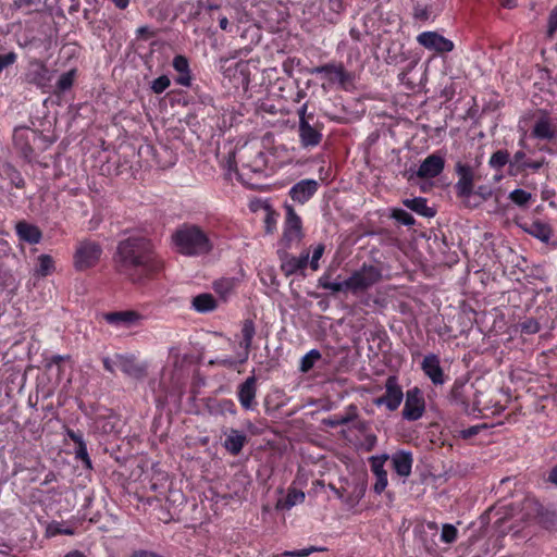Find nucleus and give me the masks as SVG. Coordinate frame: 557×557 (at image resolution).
<instances>
[{
	"instance_id": "obj_45",
	"label": "nucleus",
	"mask_w": 557,
	"mask_h": 557,
	"mask_svg": "<svg viewBox=\"0 0 557 557\" xmlns=\"http://www.w3.org/2000/svg\"><path fill=\"white\" fill-rule=\"evenodd\" d=\"M325 246L323 244H319L314 247L311 259H310V268L313 271L319 269V260L322 258L324 253Z\"/></svg>"
},
{
	"instance_id": "obj_36",
	"label": "nucleus",
	"mask_w": 557,
	"mask_h": 557,
	"mask_svg": "<svg viewBox=\"0 0 557 557\" xmlns=\"http://www.w3.org/2000/svg\"><path fill=\"white\" fill-rule=\"evenodd\" d=\"M54 270L53 259L49 255H40L38 257L37 273L41 276L51 274Z\"/></svg>"
},
{
	"instance_id": "obj_44",
	"label": "nucleus",
	"mask_w": 557,
	"mask_h": 557,
	"mask_svg": "<svg viewBox=\"0 0 557 557\" xmlns=\"http://www.w3.org/2000/svg\"><path fill=\"white\" fill-rule=\"evenodd\" d=\"M520 327L521 332L525 334H535L541 330L540 323L533 318L524 320Z\"/></svg>"
},
{
	"instance_id": "obj_48",
	"label": "nucleus",
	"mask_w": 557,
	"mask_h": 557,
	"mask_svg": "<svg viewBox=\"0 0 557 557\" xmlns=\"http://www.w3.org/2000/svg\"><path fill=\"white\" fill-rule=\"evenodd\" d=\"M324 289H329L332 293L349 290L348 278L343 282H332L330 285L324 284Z\"/></svg>"
},
{
	"instance_id": "obj_56",
	"label": "nucleus",
	"mask_w": 557,
	"mask_h": 557,
	"mask_svg": "<svg viewBox=\"0 0 557 557\" xmlns=\"http://www.w3.org/2000/svg\"><path fill=\"white\" fill-rule=\"evenodd\" d=\"M76 455L81 459L85 460L87 462V465L90 463V460H89V457H88V453H87V448H86V444L85 443H83V444L77 446Z\"/></svg>"
},
{
	"instance_id": "obj_38",
	"label": "nucleus",
	"mask_w": 557,
	"mask_h": 557,
	"mask_svg": "<svg viewBox=\"0 0 557 557\" xmlns=\"http://www.w3.org/2000/svg\"><path fill=\"white\" fill-rule=\"evenodd\" d=\"M75 70L63 73L57 82L58 90L62 92L69 90L73 86Z\"/></svg>"
},
{
	"instance_id": "obj_49",
	"label": "nucleus",
	"mask_w": 557,
	"mask_h": 557,
	"mask_svg": "<svg viewBox=\"0 0 557 557\" xmlns=\"http://www.w3.org/2000/svg\"><path fill=\"white\" fill-rule=\"evenodd\" d=\"M16 61V53L9 52L7 54H0V73L8 66L12 65Z\"/></svg>"
},
{
	"instance_id": "obj_64",
	"label": "nucleus",
	"mask_w": 557,
	"mask_h": 557,
	"mask_svg": "<svg viewBox=\"0 0 557 557\" xmlns=\"http://www.w3.org/2000/svg\"><path fill=\"white\" fill-rule=\"evenodd\" d=\"M102 363H103V368H104L108 372H111V373H113V372H114L113 362H112V360H111L109 357H104V358L102 359Z\"/></svg>"
},
{
	"instance_id": "obj_3",
	"label": "nucleus",
	"mask_w": 557,
	"mask_h": 557,
	"mask_svg": "<svg viewBox=\"0 0 557 557\" xmlns=\"http://www.w3.org/2000/svg\"><path fill=\"white\" fill-rule=\"evenodd\" d=\"M101 255L100 244L89 239L79 242L74 253V267L78 271L94 268L99 262Z\"/></svg>"
},
{
	"instance_id": "obj_37",
	"label": "nucleus",
	"mask_w": 557,
	"mask_h": 557,
	"mask_svg": "<svg viewBox=\"0 0 557 557\" xmlns=\"http://www.w3.org/2000/svg\"><path fill=\"white\" fill-rule=\"evenodd\" d=\"M509 163V152L507 150H497L494 152L488 161V164L494 169H502Z\"/></svg>"
},
{
	"instance_id": "obj_13",
	"label": "nucleus",
	"mask_w": 557,
	"mask_h": 557,
	"mask_svg": "<svg viewBox=\"0 0 557 557\" xmlns=\"http://www.w3.org/2000/svg\"><path fill=\"white\" fill-rule=\"evenodd\" d=\"M311 74H325L331 83L337 82L342 87H346L351 82L352 75L347 72L342 63H326L321 66L313 67Z\"/></svg>"
},
{
	"instance_id": "obj_42",
	"label": "nucleus",
	"mask_w": 557,
	"mask_h": 557,
	"mask_svg": "<svg viewBox=\"0 0 557 557\" xmlns=\"http://www.w3.org/2000/svg\"><path fill=\"white\" fill-rule=\"evenodd\" d=\"M170 85V78L166 75H161L151 82L150 88L154 94H162Z\"/></svg>"
},
{
	"instance_id": "obj_16",
	"label": "nucleus",
	"mask_w": 557,
	"mask_h": 557,
	"mask_svg": "<svg viewBox=\"0 0 557 557\" xmlns=\"http://www.w3.org/2000/svg\"><path fill=\"white\" fill-rule=\"evenodd\" d=\"M444 168V157L440 153H432L421 162L416 175L419 178H434L443 172Z\"/></svg>"
},
{
	"instance_id": "obj_59",
	"label": "nucleus",
	"mask_w": 557,
	"mask_h": 557,
	"mask_svg": "<svg viewBox=\"0 0 557 557\" xmlns=\"http://www.w3.org/2000/svg\"><path fill=\"white\" fill-rule=\"evenodd\" d=\"M66 434H67V436H69V437H70V438L75 443V444H77V446H78V445H81V444H83V443H85V442H84V440H83L82 434L76 433V432H75V431H73V430H70V429H69V430L66 431Z\"/></svg>"
},
{
	"instance_id": "obj_32",
	"label": "nucleus",
	"mask_w": 557,
	"mask_h": 557,
	"mask_svg": "<svg viewBox=\"0 0 557 557\" xmlns=\"http://www.w3.org/2000/svg\"><path fill=\"white\" fill-rule=\"evenodd\" d=\"M364 492L366 485L363 483H359L357 481L351 483L347 482L346 504L350 507L356 506L363 497Z\"/></svg>"
},
{
	"instance_id": "obj_30",
	"label": "nucleus",
	"mask_w": 557,
	"mask_h": 557,
	"mask_svg": "<svg viewBox=\"0 0 557 557\" xmlns=\"http://www.w3.org/2000/svg\"><path fill=\"white\" fill-rule=\"evenodd\" d=\"M191 308L199 313H207L216 308V300L213 295L202 293L193 298Z\"/></svg>"
},
{
	"instance_id": "obj_7",
	"label": "nucleus",
	"mask_w": 557,
	"mask_h": 557,
	"mask_svg": "<svg viewBox=\"0 0 557 557\" xmlns=\"http://www.w3.org/2000/svg\"><path fill=\"white\" fill-rule=\"evenodd\" d=\"M404 399L401 386L398 384L396 376L391 375L385 381V393L375 398L373 404L375 406H385L389 411H395L400 406Z\"/></svg>"
},
{
	"instance_id": "obj_17",
	"label": "nucleus",
	"mask_w": 557,
	"mask_h": 557,
	"mask_svg": "<svg viewBox=\"0 0 557 557\" xmlns=\"http://www.w3.org/2000/svg\"><path fill=\"white\" fill-rule=\"evenodd\" d=\"M319 188V183L312 178L301 180L289 189L290 198L300 205L307 202Z\"/></svg>"
},
{
	"instance_id": "obj_12",
	"label": "nucleus",
	"mask_w": 557,
	"mask_h": 557,
	"mask_svg": "<svg viewBox=\"0 0 557 557\" xmlns=\"http://www.w3.org/2000/svg\"><path fill=\"white\" fill-rule=\"evenodd\" d=\"M51 79L52 72L46 66L44 62L39 60H33L29 62V67L26 73V81L29 84L45 89L49 86Z\"/></svg>"
},
{
	"instance_id": "obj_15",
	"label": "nucleus",
	"mask_w": 557,
	"mask_h": 557,
	"mask_svg": "<svg viewBox=\"0 0 557 557\" xmlns=\"http://www.w3.org/2000/svg\"><path fill=\"white\" fill-rule=\"evenodd\" d=\"M418 42L426 49L436 52H450L454 49L451 40L435 32H424L417 37Z\"/></svg>"
},
{
	"instance_id": "obj_28",
	"label": "nucleus",
	"mask_w": 557,
	"mask_h": 557,
	"mask_svg": "<svg viewBox=\"0 0 557 557\" xmlns=\"http://www.w3.org/2000/svg\"><path fill=\"white\" fill-rule=\"evenodd\" d=\"M443 8V3H422L418 1L413 7V18L419 22H426L434 18Z\"/></svg>"
},
{
	"instance_id": "obj_52",
	"label": "nucleus",
	"mask_w": 557,
	"mask_h": 557,
	"mask_svg": "<svg viewBox=\"0 0 557 557\" xmlns=\"http://www.w3.org/2000/svg\"><path fill=\"white\" fill-rule=\"evenodd\" d=\"M525 153L522 150L517 151L513 154V158L511 161H509L510 166H518L519 169H522V164L524 163Z\"/></svg>"
},
{
	"instance_id": "obj_20",
	"label": "nucleus",
	"mask_w": 557,
	"mask_h": 557,
	"mask_svg": "<svg viewBox=\"0 0 557 557\" xmlns=\"http://www.w3.org/2000/svg\"><path fill=\"white\" fill-rule=\"evenodd\" d=\"M310 253L305 250L299 257L284 252L281 256V270L286 276H290L299 271H304L309 262Z\"/></svg>"
},
{
	"instance_id": "obj_55",
	"label": "nucleus",
	"mask_w": 557,
	"mask_h": 557,
	"mask_svg": "<svg viewBox=\"0 0 557 557\" xmlns=\"http://www.w3.org/2000/svg\"><path fill=\"white\" fill-rule=\"evenodd\" d=\"M190 82H191V76H190V73L189 71L188 72H184V73H181L177 78H176V83L181 86H185V87H188L190 86Z\"/></svg>"
},
{
	"instance_id": "obj_33",
	"label": "nucleus",
	"mask_w": 557,
	"mask_h": 557,
	"mask_svg": "<svg viewBox=\"0 0 557 557\" xmlns=\"http://www.w3.org/2000/svg\"><path fill=\"white\" fill-rule=\"evenodd\" d=\"M404 206L408 209L423 215V216H433L434 210L429 208L426 205V199L422 197H416L412 199H405L403 201Z\"/></svg>"
},
{
	"instance_id": "obj_29",
	"label": "nucleus",
	"mask_w": 557,
	"mask_h": 557,
	"mask_svg": "<svg viewBox=\"0 0 557 557\" xmlns=\"http://www.w3.org/2000/svg\"><path fill=\"white\" fill-rule=\"evenodd\" d=\"M305 498L306 495L302 491L297 490L295 487H289L286 497L278 499L276 502L275 507L278 510H289L294 506L302 504L305 502Z\"/></svg>"
},
{
	"instance_id": "obj_46",
	"label": "nucleus",
	"mask_w": 557,
	"mask_h": 557,
	"mask_svg": "<svg viewBox=\"0 0 557 557\" xmlns=\"http://www.w3.org/2000/svg\"><path fill=\"white\" fill-rule=\"evenodd\" d=\"M323 550L321 547L317 546H310L308 548L297 549V550H286L283 553V556H289V557H307L313 552H320Z\"/></svg>"
},
{
	"instance_id": "obj_26",
	"label": "nucleus",
	"mask_w": 557,
	"mask_h": 557,
	"mask_svg": "<svg viewBox=\"0 0 557 557\" xmlns=\"http://www.w3.org/2000/svg\"><path fill=\"white\" fill-rule=\"evenodd\" d=\"M256 334V327L252 320L247 319L243 322L242 326V337L243 339L239 343V346L243 348V352L239 355V362L244 363L247 361L249 357V352L252 346V339Z\"/></svg>"
},
{
	"instance_id": "obj_18",
	"label": "nucleus",
	"mask_w": 557,
	"mask_h": 557,
	"mask_svg": "<svg viewBox=\"0 0 557 557\" xmlns=\"http://www.w3.org/2000/svg\"><path fill=\"white\" fill-rule=\"evenodd\" d=\"M421 369L434 385H442L445 383V374L437 355H426L421 362Z\"/></svg>"
},
{
	"instance_id": "obj_23",
	"label": "nucleus",
	"mask_w": 557,
	"mask_h": 557,
	"mask_svg": "<svg viewBox=\"0 0 557 557\" xmlns=\"http://www.w3.org/2000/svg\"><path fill=\"white\" fill-rule=\"evenodd\" d=\"M102 318L114 326H131L140 320V314L133 310L113 311L102 314Z\"/></svg>"
},
{
	"instance_id": "obj_22",
	"label": "nucleus",
	"mask_w": 557,
	"mask_h": 557,
	"mask_svg": "<svg viewBox=\"0 0 557 557\" xmlns=\"http://www.w3.org/2000/svg\"><path fill=\"white\" fill-rule=\"evenodd\" d=\"M393 470L399 475L407 478L411 473L413 463L412 454L405 450H398L388 458Z\"/></svg>"
},
{
	"instance_id": "obj_24",
	"label": "nucleus",
	"mask_w": 557,
	"mask_h": 557,
	"mask_svg": "<svg viewBox=\"0 0 557 557\" xmlns=\"http://www.w3.org/2000/svg\"><path fill=\"white\" fill-rule=\"evenodd\" d=\"M226 437L223 443V447L233 456H237L246 445L248 438L247 435L237 429H230L225 433Z\"/></svg>"
},
{
	"instance_id": "obj_39",
	"label": "nucleus",
	"mask_w": 557,
	"mask_h": 557,
	"mask_svg": "<svg viewBox=\"0 0 557 557\" xmlns=\"http://www.w3.org/2000/svg\"><path fill=\"white\" fill-rule=\"evenodd\" d=\"M391 216L403 225L414 224V218L404 209H393Z\"/></svg>"
},
{
	"instance_id": "obj_62",
	"label": "nucleus",
	"mask_w": 557,
	"mask_h": 557,
	"mask_svg": "<svg viewBox=\"0 0 557 557\" xmlns=\"http://www.w3.org/2000/svg\"><path fill=\"white\" fill-rule=\"evenodd\" d=\"M99 422H103V424L101 426L103 432L111 433L113 431L114 425H113V423L110 422V420L100 419Z\"/></svg>"
},
{
	"instance_id": "obj_21",
	"label": "nucleus",
	"mask_w": 557,
	"mask_h": 557,
	"mask_svg": "<svg viewBox=\"0 0 557 557\" xmlns=\"http://www.w3.org/2000/svg\"><path fill=\"white\" fill-rule=\"evenodd\" d=\"M533 137L537 139L552 140L557 136V129L546 111H541L532 129Z\"/></svg>"
},
{
	"instance_id": "obj_63",
	"label": "nucleus",
	"mask_w": 557,
	"mask_h": 557,
	"mask_svg": "<svg viewBox=\"0 0 557 557\" xmlns=\"http://www.w3.org/2000/svg\"><path fill=\"white\" fill-rule=\"evenodd\" d=\"M131 557H162V556L157 555L151 552L140 550V552L134 553Z\"/></svg>"
},
{
	"instance_id": "obj_43",
	"label": "nucleus",
	"mask_w": 557,
	"mask_h": 557,
	"mask_svg": "<svg viewBox=\"0 0 557 557\" xmlns=\"http://www.w3.org/2000/svg\"><path fill=\"white\" fill-rule=\"evenodd\" d=\"M416 65L409 64L408 67L399 74V81L408 87V89L413 90L417 86V83L410 77L413 72Z\"/></svg>"
},
{
	"instance_id": "obj_57",
	"label": "nucleus",
	"mask_w": 557,
	"mask_h": 557,
	"mask_svg": "<svg viewBox=\"0 0 557 557\" xmlns=\"http://www.w3.org/2000/svg\"><path fill=\"white\" fill-rule=\"evenodd\" d=\"M549 33H554L557 29V10H553L549 14L548 20Z\"/></svg>"
},
{
	"instance_id": "obj_53",
	"label": "nucleus",
	"mask_w": 557,
	"mask_h": 557,
	"mask_svg": "<svg viewBox=\"0 0 557 557\" xmlns=\"http://www.w3.org/2000/svg\"><path fill=\"white\" fill-rule=\"evenodd\" d=\"M329 487L334 492V494L336 495V497H338L339 499H342L344 503H346V498H347V485L346 486H341V487H336L335 485L333 484H329Z\"/></svg>"
},
{
	"instance_id": "obj_34",
	"label": "nucleus",
	"mask_w": 557,
	"mask_h": 557,
	"mask_svg": "<svg viewBox=\"0 0 557 557\" xmlns=\"http://www.w3.org/2000/svg\"><path fill=\"white\" fill-rule=\"evenodd\" d=\"M320 359L321 352L318 349H311L301 358L299 367L300 371L304 373L309 372L314 367V363Z\"/></svg>"
},
{
	"instance_id": "obj_58",
	"label": "nucleus",
	"mask_w": 557,
	"mask_h": 557,
	"mask_svg": "<svg viewBox=\"0 0 557 557\" xmlns=\"http://www.w3.org/2000/svg\"><path fill=\"white\" fill-rule=\"evenodd\" d=\"M38 2H39V0H14V5L17 9L30 8L35 4H37Z\"/></svg>"
},
{
	"instance_id": "obj_40",
	"label": "nucleus",
	"mask_w": 557,
	"mask_h": 557,
	"mask_svg": "<svg viewBox=\"0 0 557 557\" xmlns=\"http://www.w3.org/2000/svg\"><path fill=\"white\" fill-rule=\"evenodd\" d=\"M532 195L523 189H515L509 194V199L516 203L517 206H524L527 205Z\"/></svg>"
},
{
	"instance_id": "obj_5",
	"label": "nucleus",
	"mask_w": 557,
	"mask_h": 557,
	"mask_svg": "<svg viewBox=\"0 0 557 557\" xmlns=\"http://www.w3.org/2000/svg\"><path fill=\"white\" fill-rule=\"evenodd\" d=\"M458 181L455 185L456 194L463 199L465 205L470 207V199L473 196L474 170L471 165L458 161L455 165Z\"/></svg>"
},
{
	"instance_id": "obj_41",
	"label": "nucleus",
	"mask_w": 557,
	"mask_h": 557,
	"mask_svg": "<svg viewBox=\"0 0 557 557\" xmlns=\"http://www.w3.org/2000/svg\"><path fill=\"white\" fill-rule=\"evenodd\" d=\"M458 531L453 524L446 523L442 528L441 540L444 543L450 544L457 540Z\"/></svg>"
},
{
	"instance_id": "obj_14",
	"label": "nucleus",
	"mask_w": 557,
	"mask_h": 557,
	"mask_svg": "<svg viewBox=\"0 0 557 557\" xmlns=\"http://www.w3.org/2000/svg\"><path fill=\"white\" fill-rule=\"evenodd\" d=\"M256 395L257 377L255 375H250L238 386L237 397L240 406L245 410H255L258 405L256 401Z\"/></svg>"
},
{
	"instance_id": "obj_1",
	"label": "nucleus",
	"mask_w": 557,
	"mask_h": 557,
	"mask_svg": "<svg viewBox=\"0 0 557 557\" xmlns=\"http://www.w3.org/2000/svg\"><path fill=\"white\" fill-rule=\"evenodd\" d=\"M113 261L116 272L136 285H144L154 278L164 267L152 242L141 236L121 240Z\"/></svg>"
},
{
	"instance_id": "obj_27",
	"label": "nucleus",
	"mask_w": 557,
	"mask_h": 557,
	"mask_svg": "<svg viewBox=\"0 0 557 557\" xmlns=\"http://www.w3.org/2000/svg\"><path fill=\"white\" fill-rule=\"evenodd\" d=\"M473 386L467 385L463 381H455L451 391L450 399L457 405H460L465 410L469 408V396L472 393Z\"/></svg>"
},
{
	"instance_id": "obj_10",
	"label": "nucleus",
	"mask_w": 557,
	"mask_h": 557,
	"mask_svg": "<svg viewBox=\"0 0 557 557\" xmlns=\"http://www.w3.org/2000/svg\"><path fill=\"white\" fill-rule=\"evenodd\" d=\"M522 509L525 510L528 518L539 517L540 522L546 529H554L557 527V513L554 511H543L542 506L533 498H525L522 504Z\"/></svg>"
},
{
	"instance_id": "obj_8",
	"label": "nucleus",
	"mask_w": 557,
	"mask_h": 557,
	"mask_svg": "<svg viewBox=\"0 0 557 557\" xmlns=\"http://www.w3.org/2000/svg\"><path fill=\"white\" fill-rule=\"evenodd\" d=\"M285 210L286 220L282 242L286 248H289L294 243H298L302 238V225L301 219L290 205H286Z\"/></svg>"
},
{
	"instance_id": "obj_51",
	"label": "nucleus",
	"mask_w": 557,
	"mask_h": 557,
	"mask_svg": "<svg viewBox=\"0 0 557 557\" xmlns=\"http://www.w3.org/2000/svg\"><path fill=\"white\" fill-rule=\"evenodd\" d=\"M480 429H481L480 425L470 426L468 429L461 430L459 432V436L461 438H463V440L471 438V437L475 436L479 433Z\"/></svg>"
},
{
	"instance_id": "obj_54",
	"label": "nucleus",
	"mask_w": 557,
	"mask_h": 557,
	"mask_svg": "<svg viewBox=\"0 0 557 557\" xmlns=\"http://www.w3.org/2000/svg\"><path fill=\"white\" fill-rule=\"evenodd\" d=\"M473 195L479 196L482 200H486L491 197L492 190L487 186H479L475 191L473 190Z\"/></svg>"
},
{
	"instance_id": "obj_60",
	"label": "nucleus",
	"mask_w": 557,
	"mask_h": 557,
	"mask_svg": "<svg viewBox=\"0 0 557 557\" xmlns=\"http://www.w3.org/2000/svg\"><path fill=\"white\" fill-rule=\"evenodd\" d=\"M543 165H544V159L539 160V161L524 162V163L522 164V169L529 168V169H532V170H534V171H537V170H540Z\"/></svg>"
},
{
	"instance_id": "obj_4",
	"label": "nucleus",
	"mask_w": 557,
	"mask_h": 557,
	"mask_svg": "<svg viewBox=\"0 0 557 557\" xmlns=\"http://www.w3.org/2000/svg\"><path fill=\"white\" fill-rule=\"evenodd\" d=\"M381 278L382 272L377 267L363 264L348 277L349 290L352 294L364 292L380 282Z\"/></svg>"
},
{
	"instance_id": "obj_35",
	"label": "nucleus",
	"mask_w": 557,
	"mask_h": 557,
	"mask_svg": "<svg viewBox=\"0 0 557 557\" xmlns=\"http://www.w3.org/2000/svg\"><path fill=\"white\" fill-rule=\"evenodd\" d=\"M214 290L222 297L226 298L235 288L234 278H222L213 284Z\"/></svg>"
},
{
	"instance_id": "obj_47",
	"label": "nucleus",
	"mask_w": 557,
	"mask_h": 557,
	"mask_svg": "<svg viewBox=\"0 0 557 557\" xmlns=\"http://www.w3.org/2000/svg\"><path fill=\"white\" fill-rule=\"evenodd\" d=\"M173 67L175 71H177L180 74L184 72L189 71V63L188 60L184 55H176L173 59Z\"/></svg>"
},
{
	"instance_id": "obj_11",
	"label": "nucleus",
	"mask_w": 557,
	"mask_h": 557,
	"mask_svg": "<svg viewBox=\"0 0 557 557\" xmlns=\"http://www.w3.org/2000/svg\"><path fill=\"white\" fill-rule=\"evenodd\" d=\"M389 456L386 454L380 456H372L369 458L371 472L374 475L375 482L373 484V492L375 494H382L388 484L387 471L384 469L385 462Z\"/></svg>"
},
{
	"instance_id": "obj_19",
	"label": "nucleus",
	"mask_w": 557,
	"mask_h": 557,
	"mask_svg": "<svg viewBox=\"0 0 557 557\" xmlns=\"http://www.w3.org/2000/svg\"><path fill=\"white\" fill-rule=\"evenodd\" d=\"M115 360V364L126 375L137 380L146 375V366L139 363L133 355H116Z\"/></svg>"
},
{
	"instance_id": "obj_25",
	"label": "nucleus",
	"mask_w": 557,
	"mask_h": 557,
	"mask_svg": "<svg viewBox=\"0 0 557 557\" xmlns=\"http://www.w3.org/2000/svg\"><path fill=\"white\" fill-rule=\"evenodd\" d=\"M15 231L18 238L25 243L35 245L40 243L42 232L37 225L30 224L26 221H20L15 225Z\"/></svg>"
},
{
	"instance_id": "obj_6",
	"label": "nucleus",
	"mask_w": 557,
	"mask_h": 557,
	"mask_svg": "<svg viewBox=\"0 0 557 557\" xmlns=\"http://www.w3.org/2000/svg\"><path fill=\"white\" fill-rule=\"evenodd\" d=\"M425 411V400L422 391L414 386L406 392L401 416L407 421L419 420Z\"/></svg>"
},
{
	"instance_id": "obj_31",
	"label": "nucleus",
	"mask_w": 557,
	"mask_h": 557,
	"mask_svg": "<svg viewBox=\"0 0 557 557\" xmlns=\"http://www.w3.org/2000/svg\"><path fill=\"white\" fill-rule=\"evenodd\" d=\"M525 231L530 235L545 243L550 239L553 234L550 226L540 221L532 222L529 227L525 228Z\"/></svg>"
},
{
	"instance_id": "obj_61",
	"label": "nucleus",
	"mask_w": 557,
	"mask_h": 557,
	"mask_svg": "<svg viewBox=\"0 0 557 557\" xmlns=\"http://www.w3.org/2000/svg\"><path fill=\"white\" fill-rule=\"evenodd\" d=\"M331 283L332 282H331V274L330 273H324L318 280V286L323 288V289H324V284L330 285Z\"/></svg>"
},
{
	"instance_id": "obj_50",
	"label": "nucleus",
	"mask_w": 557,
	"mask_h": 557,
	"mask_svg": "<svg viewBox=\"0 0 557 557\" xmlns=\"http://www.w3.org/2000/svg\"><path fill=\"white\" fill-rule=\"evenodd\" d=\"M308 110V103H304L297 111V114H298V117H299V123H302V121H309V122H313V120H315L314 117V114L313 113H308L307 112Z\"/></svg>"
},
{
	"instance_id": "obj_9",
	"label": "nucleus",
	"mask_w": 557,
	"mask_h": 557,
	"mask_svg": "<svg viewBox=\"0 0 557 557\" xmlns=\"http://www.w3.org/2000/svg\"><path fill=\"white\" fill-rule=\"evenodd\" d=\"M323 125L319 121L313 122L302 121L298 123L299 141L302 148L310 149L320 145L322 140Z\"/></svg>"
},
{
	"instance_id": "obj_2",
	"label": "nucleus",
	"mask_w": 557,
	"mask_h": 557,
	"mask_svg": "<svg viewBox=\"0 0 557 557\" xmlns=\"http://www.w3.org/2000/svg\"><path fill=\"white\" fill-rule=\"evenodd\" d=\"M172 242L177 252L188 257L208 255L214 244L210 235L196 224H183L173 234Z\"/></svg>"
}]
</instances>
